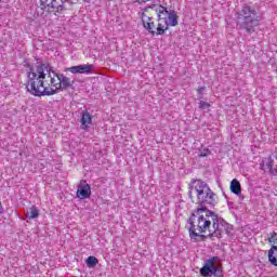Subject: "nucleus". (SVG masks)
Here are the masks:
<instances>
[{
    "instance_id": "nucleus-10",
    "label": "nucleus",
    "mask_w": 277,
    "mask_h": 277,
    "mask_svg": "<svg viewBox=\"0 0 277 277\" xmlns=\"http://www.w3.org/2000/svg\"><path fill=\"white\" fill-rule=\"evenodd\" d=\"M90 196H92V187L90 184H83L78 188L77 198L80 200H85L87 198H90Z\"/></svg>"
},
{
    "instance_id": "nucleus-9",
    "label": "nucleus",
    "mask_w": 277,
    "mask_h": 277,
    "mask_svg": "<svg viewBox=\"0 0 277 277\" xmlns=\"http://www.w3.org/2000/svg\"><path fill=\"white\" fill-rule=\"evenodd\" d=\"M92 68H94V65L83 64L71 66L67 70L72 75H90V72H92Z\"/></svg>"
},
{
    "instance_id": "nucleus-7",
    "label": "nucleus",
    "mask_w": 277,
    "mask_h": 277,
    "mask_svg": "<svg viewBox=\"0 0 277 277\" xmlns=\"http://www.w3.org/2000/svg\"><path fill=\"white\" fill-rule=\"evenodd\" d=\"M41 5L44 10H54V12H57L58 14H62L64 12V4L68 0H40Z\"/></svg>"
},
{
    "instance_id": "nucleus-8",
    "label": "nucleus",
    "mask_w": 277,
    "mask_h": 277,
    "mask_svg": "<svg viewBox=\"0 0 277 277\" xmlns=\"http://www.w3.org/2000/svg\"><path fill=\"white\" fill-rule=\"evenodd\" d=\"M141 18H142V23H143V26L146 29V31L151 34V36H155V34L157 31V26L155 25V18L146 15L145 13H142Z\"/></svg>"
},
{
    "instance_id": "nucleus-15",
    "label": "nucleus",
    "mask_w": 277,
    "mask_h": 277,
    "mask_svg": "<svg viewBox=\"0 0 277 277\" xmlns=\"http://www.w3.org/2000/svg\"><path fill=\"white\" fill-rule=\"evenodd\" d=\"M230 192L233 194H236V196H239L241 195V183H239L237 181V179H234L232 182H230Z\"/></svg>"
},
{
    "instance_id": "nucleus-16",
    "label": "nucleus",
    "mask_w": 277,
    "mask_h": 277,
    "mask_svg": "<svg viewBox=\"0 0 277 277\" xmlns=\"http://www.w3.org/2000/svg\"><path fill=\"white\" fill-rule=\"evenodd\" d=\"M168 31V25L166 24V21L163 19V24L159 22L156 27V34L155 36H163Z\"/></svg>"
},
{
    "instance_id": "nucleus-2",
    "label": "nucleus",
    "mask_w": 277,
    "mask_h": 277,
    "mask_svg": "<svg viewBox=\"0 0 277 277\" xmlns=\"http://www.w3.org/2000/svg\"><path fill=\"white\" fill-rule=\"evenodd\" d=\"M188 233L192 241H198V237H205L202 234L222 239L224 233L226 235L233 233V225L226 223L222 216L211 210H207V208L194 210L188 219Z\"/></svg>"
},
{
    "instance_id": "nucleus-22",
    "label": "nucleus",
    "mask_w": 277,
    "mask_h": 277,
    "mask_svg": "<svg viewBox=\"0 0 277 277\" xmlns=\"http://www.w3.org/2000/svg\"><path fill=\"white\" fill-rule=\"evenodd\" d=\"M200 157H207V154H202V153H201V154H200Z\"/></svg>"
},
{
    "instance_id": "nucleus-11",
    "label": "nucleus",
    "mask_w": 277,
    "mask_h": 277,
    "mask_svg": "<svg viewBox=\"0 0 277 277\" xmlns=\"http://www.w3.org/2000/svg\"><path fill=\"white\" fill-rule=\"evenodd\" d=\"M81 129L85 131L92 124V115L89 111H83L81 117Z\"/></svg>"
},
{
    "instance_id": "nucleus-20",
    "label": "nucleus",
    "mask_w": 277,
    "mask_h": 277,
    "mask_svg": "<svg viewBox=\"0 0 277 277\" xmlns=\"http://www.w3.org/2000/svg\"><path fill=\"white\" fill-rule=\"evenodd\" d=\"M202 92H205V87L198 89V94L202 95Z\"/></svg>"
},
{
    "instance_id": "nucleus-5",
    "label": "nucleus",
    "mask_w": 277,
    "mask_h": 277,
    "mask_svg": "<svg viewBox=\"0 0 277 277\" xmlns=\"http://www.w3.org/2000/svg\"><path fill=\"white\" fill-rule=\"evenodd\" d=\"M217 262H220L219 256H212L206 260L203 266L199 271L200 275L203 277H223L222 269H220V266L215 265Z\"/></svg>"
},
{
    "instance_id": "nucleus-13",
    "label": "nucleus",
    "mask_w": 277,
    "mask_h": 277,
    "mask_svg": "<svg viewBox=\"0 0 277 277\" xmlns=\"http://www.w3.org/2000/svg\"><path fill=\"white\" fill-rule=\"evenodd\" d=\"M268 261L271 265H274V267H277V246H273L268 250Z\"/></svg>"
},
{
    "instance_id": "nucleus-21",
    "label": "nucleus",
    "mask_w": 277,
    "mask_h": 277,
    "mask_svg": "<svg viewBox=\"0 0 277 277\" xmlns=\"http://www.w3.org/2000/svg\"><path fill=\"white\" fill-rule=\"evenodd\" d=\"M141 1H143V3H146V2L153 1V0H141Z\"/></svg>"
},
{
    "instance_id": "nucleus-12",
    "label": "nucleus",
    "mask_w": 277,
    "mask_h": 277,
    "mask_svg": "<svg viewBox=\"0 0 277 277\" xmlns=\"http://www.w3.org/2000/svg\"><path fill=\"white\" fill-rule=\"evenodd\" d=\"M261 170H269L272 174V170H274V159H272V156L268 158H264L260 164Z\"/></svg>"
},
{
    "instance_id": "nucleus-19",
    "label": "nucleus",
    "mask_w": 277,
    "mask_h": 277,
    "mask_svg": "<svg viewBox=\"0 0 277 277\" xmlns=\"http://www.w3.org/2000/svg\"><path fill=\"white\" fill-rule=\"evenodd\" d=\"M211 107L210 103H207L205 101L199 102V109H209Z\"/></svg>"
},
{
    "instance_id": "nucleus-6",
    "label": "nucleus",
    "mask_w": 277,
    "mask_h": 277,
    "mask_svg": "<svg viewBox=\"0 0 277 277\" xmlns=\"http://www.w3.org/2000/svg\"><path fill=\"white\" fill-rule=\"evenodd\" d=\"M158 12V16H159V21H161V16H167L163 17L164 21V25H167V27H176V25H179V15H176V11L171 10L168 11V9L166 6L159 5L157 9Z\"/></svg>"
},
{
    "instance_id": "nucleus-14",
    "label": "nucleus",
    "mask_w": 277,
    "mask_h": 277,
    "mask_svg": "<svg viewBox=\"0 0 277 277\" xmlns=\"http://www.w3.org/2000/svg\"><path fill=\"white\" fill-rule=\"evenodd\" d=\"M26 217L28 220H37V217H40V210L36 206H31L26 212Z\"/></svg>"
},
{
    "instance_id": "nucleus-18",
    "label": "nucleus",
    "mask_w": 277,
    "mask_h": 277,
    "mask_svg": "<svg viewBox=\"0 0 277 277\" xmlns=\"http://www.w3.org/2000/svg\"><path fill=\"white\" fill-rule=\"evenodd\" d=\"M268 241H269V243H273V246H277V233L276 232H273L272 234H269Z\"/></svg>"
},
{
    "instance_id": "nucleus-1",
    "label": "nucleus",
    "mask_w": 277,
    "mask_h": 277,
    "mask_svg": "<svg viewBox=\"0 0 277 277\" xmlns=\"http://www.w3.org/2000/svg\"><path fill=\"white\" fill-rule=\"evenodd\" d=\"M72 83L70 78L51 70V67L45 64H41L30 68L26 88L32 96H53L61 90H68Z\"/></svg>"
},
{
    "instance_id": "nucleus-17",
    "label": "nucleus",
    "mask_w": 277,
    "mask_h": 277,
    "mask_svg": "<svg viewBox=\"0 0 277 277\" xmlns=\"http://www.w3.org/2000/svg\"><path fill=\"white\" fill-rule=\"evenodd\" d=\"M85 263L89 267H96V265H98V259H96V256L90 255Z\"/></svg>"
},
{
    "instance_id": "nucleus-4",
    "label": "nucleus",
    "mask_w": 277,
    "mask_h": 277,
    "mask_svg": "<svg viewBox=\"0 0 277 277\" xmlns=\"http://www.w3.org/2000/svg\"><path fill=\"white\" fill-rule=\"evenodd\" d=\"M238 25L241 29H246L248 34H252L254 27H259V15L256 11L250 6H243L238 13Z\"/></svg>"
},
{
    "instance_id": "nucleus-23",
    "label": "nucleus",
    "mask_w": 277,
    "mask_h": 277,
    "mask_svg": "<svg viewBox=\"0 0 277 277\" xmlns=\"http://www.w3.org/2000/svg\"><path fill=\"white\" fill-rule=\"evenodd\" d=\"M275 159L277 160V154L275 155Z\"/></svg>"
},
{
    "instance_id": "nucleus-3",
    "label": "nucleus",
    "mask_w": 277,
    "mask_h": 277,
    "mask_svg": "<svg viewBox=\"0 0 277 277\" xmlns=\"http://www.w3.org/2000/svg\"><path fill=\"white\" fill-rule=\"evenodd\" d=\"M193 192L196 193L200 205H203L205 207H207V205L210 207H215V205H217L215 195L211 192V188L206 182L201 180H193L189 184V198H192Z\"/></svg>"
}]
</instances>
